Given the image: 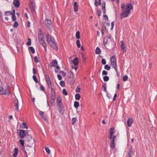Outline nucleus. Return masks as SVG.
Returning <instances> with one entry per match:
<instances>
[{
  "mask_svg": "<svg viewBox=\"0 0 157 157\" xmlns=\"http://www.w3.org/2000/svg\"><path fill=\"white\" fill-rule=\"evenodd\" d=\"M121 8L122 13L120 14V18L121 19L127 17L130 12V10L132 9V6L130 4L128 3L126 5L124 4L121 5Z\"/></svg>",
  "mask_w": 157,
  "mask_h": 157,
  "instance_id": "nucleus-1",
  "label": "nucleus"
},
{
  "mask_svg": "<svg viewBox=\"0 0 157 157\" xmlns=\"http://www.w3.org/2000/svg\"><path fill=\"white\" fill-rule=\"evenodd\" d=\"M114 128H110L108 138L110 140V147L112 149H113L115 147V140L116 136H113V134L114 133Z\"/></svg>",
  "mask_w": 157,
  "mask_h": 157,
  "instance_id": "nucleus-2",
  "label": "nucleus"
},
{
  "mask_svg": "<svg viewBox=\"0 0 157 157\" xmlns=\"http://www.w3.org/2000/svg\"><path fill=\"white\" fill-rule=\"evenodd\" d=\"M46 40L48 44L56 50H57L58 48L55 42L54 38L50 35L48 34L46 35Z\"/></svg>",
  "mask_w": 157,
  "mask_h": 157,
  "instance_id": "nucleus-3",
  "label": "nucleus"
},
{
  "mask_svg": "<svg viewBox=\"0 0 157 157\" xmlns=\"http://www.w3.org/2000/svg\"><path fill=\"white\" fill-rule=\"evenodd\" d=\"M110 63L112 67L115 69L116 72H117V60L115 56H113L111 58Z\"/></svg>",
  "mask_w": 157,
  "mask_h": 157,
  "instance_id": "nucleus-4",
  "label": "nucleus"
},
{
  "mask_svg": "<svg viewBox=\"0 0 157 157\" xmlns=\"http://www.w3.org/2000/svg\"><path fill=\"white\" fill-rule=\"evenodd\" d=\"M0 94H2L8 95L10 94L9 87L8 86L6 87L5 89H4L2 86H0Z\"/></svg>",
  "mask_w": 157,
  "mask_h": 157,
  "instance_id": "nucleus-5",
  "label": "nucleus"
},
{
  "mask_svg": "<svg viewBox=\"0 0 157 157\" xmlns=\"http://www.w3.org/2000/svg\"><path fill=\"white\" fill-rule=\"evenodd\" d=\"M38 37L39 41L41 45H42L46 44L44 40L43 34L41 32H39Z\"/></svg>",
  "mask_w": 157,
  "mask_h": 157,
  "instance_id": "nucleus-6",
  "label": "nucleus"
},
{
  "mask_svg": "<svg viewBox=\"0 0 157 157\" xmlns=\"http://www.w3.org/2000/svg\"><path fill=\"white\" fill-rule=\"evenodd\" d=\"M58 62L57 60L56 59L53 60L51 63V67H55L56 69L58 70H59L60 67L59 66L57 65Z\"/></svg>",
  "mask_w": 157,
  "mask_h": 157,
  "instance_id": "nucleus-7",
  "label": "nucleus"
},
{
  "mask_svg": "<svg viewBox=\"0 0 157 157\" xmlns=\"http://www.w3.org/2000/svg\"><path fill=\"white\" fill-rule=\"evenodd\" d=\"M48 29H50L52 26V22L49 19H46L44 21Z\"/></svg>",
  "mask_w": 157,
  "mask_h": 157,
  "instance_id": "nucleus-8",
  "label": "nucleus"
},
{
  "mask_svg": "<svg viewBox=\"0 0 157 157\" xmlns=\"http://www.w3.org/2000/svg\"><path fill=\"white\" fill-rule=\"evenodd\" d=\"M62 102V99L60 97H58L57 100V104L58 109L59 111H60L61 108V104Z\"/></svg>",
  "mask_w": 157,
  "mask_h": 157,
  "instance_id": "nucleus-9",
  "label": "nucleus"
},
{
  "mask_svg": "<svg viewBox=\"0 0 157 157\" xmlns=\"http://www.w3.org/2000/svg\"><path fill=\"white\" fill-rule=\"evenodd\" d=\"M14 106L15 107V110L16 111H19V103L18 99L16 98V99L14 100Z\"/></svg>",
  "mask_w": 157,
  "mask_h": 157,
  "instance_id": "nucleus-10",
  "label": "nucleus"
},
{
  "mask_svg": "<svg viewBox=\"0 0 157 157\" xmlns=\"http://www.w3.org/2000/svg\"><path fill=\"white\" fill-rule=\"evenodd\" d=\"M110 39V36H105L103 39V44L104 46L107 44L108 42V39Z\"/></svg>",
  "mask_w": 157,
  "mask_h": 157,
  "instance_id": "nucleus-11",
  "label": "nucleus"
},
{
  "mask_svg": "<svg viewBox=\"0 0 157 157\" xmlns=\"http://www.w3.org/2000/svg\"><path fill=\"white\" fill-rule=\"evenodd\" d=\"M19 134L20 137L21 139L24 138L26 135L25 131L23 130H20Z\"/></svg>",
  "mask_w": 157,
  "mask_h": 157,
  "instance_id": "nucleus-12",
  "label": "nucleus"
},
{
  "mask_svg": "<svg viewBox=\"0 0 157 157\" xmlns=\"http://www.w3.org/2000/svg\"><path fill=\"white\" fill-rule=\"evenodd\" d=\"M13 4L15 7H18L20 6L19 1V0H14Z\"/></svg>",
  "mask_w": 157,
  "mask_h": 157,
  "instance_id": "nucleus-13",
  "label": "nucleus"
},
{
  "mask_svg": "<svg viewBox=\"0 0 157 157\" xmlns=\"http://www.w3.org/2000/svg\"><path fill=\"white\" fill-rule=\"evenodd\" d=\"M120 43L121 44V49L124 52H126V49L124 45V42L123 41H121Z\"/></svg>",
  "mask_w": 157,
  "mask_h": 157,
  "instance_id": "nucleus-14",
  "label": "nucleus"
},
{
  "mask_svg": "<svg viewBox=\"0 0 157 157\" xmlns=\"http://www.w3.org/2000/svg\"><path fill=\"white\" fill-rule=\"evenodd\" d=\"M72 62L75 65L77 66L78 63V58L77 57H75L74 59L72 60Z\"/></svg>",
  "mask_w": 157,
  "mask_h": 157,
  "instance_id": "nucleus-15",
  "label": "nucleus"
},
{
  "mask_svg": "<svg viewBox=\"0 0 157 157\" xmlns=\"http://www.w3.org/2000/svg\"><path fill=\"white\" fill-rule=\"evenodd\" d=\"M39 112V114L40 115L41 117L44 119V120L46 121L47 120L45 117L44 115V112L42 111H41L40 110H38Z\"/></svg>",
  "mask_w": 157,
  "mask_h": 157,
  "instance_id": "nucleus-16",
  "label": "nucleus"
},
{
  "mask_svg": "<svg viewBox=\"0 0 157 157\" xmlns=\"http://www.w3.org/2000/svg\"><path fill=\"white\" fill-rule=\"evenodd\" d=\"M133 122V121L132 118H129L127 121V124L128 127H130L132 124Z\"/></svg>",
  "mask_w": 157,
  "mask_h": 157,
  "instance_id": "nucleus-17",
  "label": "nucleus"
},
{
  "mask_svg": "<svg viewBox=\"0 0 157 157\" xmlns=\"http://www.w3.org/2000/svg\"><path fill=\"white\" fill-rule=\"evenodd\" d=\"M18 153V149L17 147H15L14 149V152L13 154V157H16Z\"/></svg>",
  "mask_w": 157,
  "mask_h": 157,
  "instance_id": "nucleus-18",
  "label": "nucleus"
},
{
  "mask_svg": "<svg viewBox=\"0 0 157 157\" xmlns=\"http://www.w3.org/2000/svg\"><path fill=\"white\" fill-rule=\"evenodd\" d=\"M74 11L75 12H76L78 10V5L76 2H74Z\"/></svg>",
  "mask_w": 157,
  "mask_h": 157,
  "instance_id": "nucleus-19",
  "label": "nucleus"
},
{
  "mask_svg": "<svg viewBox=\"0 0 157 157\" xmlns=\"http://www.w3.org/2000/svg\"><path fill=\"white\" fill-rule=\"evenodd\" d=\"M50 95H51V98L52 100V101H53V103H54L55 102V99L56 98L55 93L51 94Z\"/></svg>",
  "mask_w": 157,
  "mask_h": 157,
  "instance_id": "nucleus-20",
  "label": "nucleus"
},
{
  "mask_svg": "<svg viewBox=\"0 0 157 157\" xmlns=\"http://www.w3.org/2000/svg\"><path fill=\"white\" fill-rule=\"evenodd\" d=\"M31 6L32 7L33 9H32V12L35 11V4L34 1H33L31 2Z\"/></svg>",
  "mask_w": 157,
  "mask_h": 157,
  "instance_id": "nucleus-21",
  "label": "nucleus"
},
{
  "mask_svg": "<svg viewBox=\"0 0 157 157\" xmlns=\"http://www.w3.org/2000/svg\"><path fill=\"white\" fill-rule=\"evenodd\" d=\"M106 87V84L105 83L104 84L103 86V90L105 91V93L107 94V95H108V92L107 91Z\"/></svg>",
  "mask_w": 157,
  "mask_h": 157,
  "instance_id": "nucleus-22",
  "label": "nucleus"
},
{
  "mask_svg": "<svg viewBox=\"0 0 157 157\" xmlns=\"http://www.w3.org/2000/svg\"><path fill=\"white\" fill-rule=\"evenodd\" d=\"M74 105L75 108H77L79 107V103L78 101H75L74 102Z\"/></svg>",
  "mask_w": 157,
  "mask_h": 157,
  "instance_id": "nucleus-23",
  "label": "nucleus"
},
{
  "mask_svg": "<svg viewBox=\"0 0 157 157\" xmlns=\"http://www.w3.org/2000/svg\"><path fill=\"white\" fill-rule=\"evenodd\" d=\"M101 50L98 47H97L96 48L95 51V53L96 54H100L101 53Z\"/></svg>",
  "mask_w": 157,
  "mask_h": 157,
  "instance_id": "nucleus-24",
  "label": "nucleus"
},
{
  "mask_svg": "<svg viewBox=\"0 0 157 157\" xmlns=\"http://www.w3.org/2000/svg\"><path fill=\"white\" fill-rule=\"evenodd\" d=\"M133 151L132 147L130 149V151L128 153V157H131V155L132 154Z\"/></svg>",
  "mask_w": 157,
  "mask_h": 157,
  "instance_id": "nucleus-25",
  "label": "nucleus"
},
{
  "mask_svg": "<svg viewBox=\"0 0 157 157\" xmlns=\"http://www.w3.org/2000/svg\"><path fill=\"white\" fill-rule=\"evenodd\" d=\"M101 0H98L97 3L96 1L94 2V5L95 6H97V5L100 6L101 5Z\"/></svg>",
  "mask_w": 157,
  "mask_h": 157,
  "instance_id": "nucleus-26",
  "label": "nucleus"
},
{
  "mask_svg": "<svg viewBox=\"0 0 157 157\" xmlns=\"http://www.w3.org/2000/svg\"><path fill=\"white\" fill-rule=\"evenodd\" d=\"M46 82L47 84L48 85V86L49 87L52 86V83L51 82L50 80L46 81Z\"/></svg>",
  "mask_w": 157,
  "mask_h": 157,
  "instance_id": "nucleus-27",
  "label": "nucleus"
},
{
  "mask_svg": "<svg viewBox=\"0 0 157 157\" xmlns=\"http://www.w3.org/2000/svg\"><path fill=\"white\" fill-rule=\"evenodd\" d=\"M80 98V95L79 94H77L75 95V98L76 100H78Z\"/></svg>",
  "mask_w": 157,
  "mask_h": 157,
  "instance_id": "nucleus-28",
  "label": "nucleus"
},
{
  "mask_svg": "<svg viewBox=\"0 0 157 157\" xmlns=\"http://www.w3.org/2000/svg\"><path fill=\"white\" fill-rule=\"evenodd\" d=\"M7 13H10V15H15V11L14 10H13L12 13H10L9 11H6L5 13V14H6Z\"/></svg>",
  "mask_w": 157,
  "mask_h": 157,
  "instance_id": "nucleus-29",
  "label": "nucleus"
},
{
  "mask_svg": "<svg viewBox=\"0 0 157 157\" xmlns=\"http://www.w3.org/2000/svg\"><path fill=\"white\" fill-rule=\"evenodd\" d=\"M76 37L77 39H79L80 38V33L79 31H77L76 32Z\"/></svg>",
  "mask_w": 157,
  "mask_h": 157,
  "instance_id": "nucleus-30",
  "label": "nucleus"
},
{
  "mask_svg": "<svg viewBox=\"0 0 157 157\" xmlns=\"http://www.w3.org/2000/svg\"><path fill=\"white\" fill-rule=\"evenodd\" d=\"M45 150H46V152L48 154H51V151L50 150L48 147H45Z\"/></svg>",
  "mask_w": 157,
  "mask_h": 157,
  "instance_id": "nucleus-31",
  "label": "nucleus"
},
{
  "mask_svg": "<svg viewBox=\"0 0 157 157\" xmlns=\"http://www.w3.org/2000/svg\"><path fill=\"white\" fill-rule=\"evenodd\" d=\"M103 79L104 81H106V82L108 81L109 79V77L108 76H104L103 77Z\"/></svg>",
  "mask_w": 157,
  "mask_h": 157,
  "instance_id": "nucleus-32",
  "label": "nucleus"
},
{
  "mask_svg": "<svg viewBox=\"0 0 157 157\" xmlns=\"http://www.w3.org/2000/svg\"><path fill=\"white\" fill-rule=\"evenodd\" d=\"M62 93L63 94H64V95H65V96H67L68 94V93H67V91L64 89H63V91H62Z\"/></svg>",
  "mask_w": 157,
  "mask_h": 157,
  "instance_id": "nucleus-33",
  "label": "nucleus"
},
{
  "mask_svg": "<svg viewBox=\"0 0 157 157\" xmlns=\"http://www.w3.org/2000/svg\"><path fill=\"white\" fill-rule=\"evenodd\" d=\"M33 80H34V81L36 83H37L38 82V81L37 80V78H36V76L35 75H34L33 76Z\"/></svg>",
  "mask_w": 157,
  "mask_h": 157,
  "instance_id": "nucleus-34",
  "label": "nucleus"
},
{
  "mask_svg": "<svg viewBox=\"0 0 157 157\" xmlns=\"http://www.w3.org/2000/svg\"><path fill=\"white\" fill-rule=\"evenodd\" d=\"M60 85L63 87L65 86V83L64 81H61L59 83Z\"/></svg>",
  "mask_w": 157,
  "mask_h": 157,
  "instance_id": "nucleus-35",
  "label": "nucleus"
},
{
  "mask_svg": "<svg viewBox=\"0 0 157 157\" xmlns=\"http://www.w3.org/2000/svg\"><path fill=\"white\" fill-rule=\"evenodd\" d=\"M29 50L31 52L33 53H35V50L33 47L30 46L29 48Z\"/></svg>",
  "mask_w": 157,
  "mask_h": 157,
  "instance_id": "nucleus-36",
  "label": "nucleus"
},
{
  "mask_svg": "<svg viewBox=\"0 0 157 157\" xmlns=\"http://www.w3.org/2000/svg\"><path fill=\"white\" fill-rule=\"evenodd\" d=\"M76 43L77 46L78 48H79L81 47L80 42L79 40H77Z\"/></svg>",
  "mask_w": 157,
  "mask_h": 157,
  "instance_id": "nucleus-37",
  "label": "nucleus"
},
{
  "mask_svg": "<svg viewBox=\"0 0 157 157\" xmlns=\"http://www.w3.org/2000/svg\"><path fill=\"white\" fill-rule=\"evenodd\" d=\"M128 77L126 75H124L123 77V79L124 81L125 82L128 80Z\"/></svg>",
  "mask_w": 157,
  "mask_h": 157,
  "instance_id": "nucleus-38",
  "label": "nucleus"
},
{
  "mask_svg": "<svg viewBox=\"0 0 157 157\" xmlns=\"http://www.w3.org/2000/svg\"><path fill=\"white\" fill-rule=\"evenodd\" d=\"M104 68L105 69L107 70H110V67L108 65H106L104 67Z\"/></svg>",
  "mask_w": 157,
  "mask_h": 157,
  "instance_id": "nucleus-39",
  "label": "nucleus"
},
{
  "mask_svg": "<svg viewBox=\"0 0 157 157\" xmlns=\"http://www.w3.org/2000/svg\"><path fill=\"white\" fill-rule=\"evenodd\" d=\"M60 73L62 75L63 77H65L66 76V73L64 72L63 71H60Z\"/></svg>",
  "mask_w": 157,
  "mask_h": 157,
  "instance_id": "nucleus-40",
  "label": "nucleus"
},
{
  "mask_svg": "<svg viewBox=\"0 0 157 157\" xmlns=\"http://www.w3.org/2000/svg\"><path fill=\"white\" fill-rule=\"evenodd\" d=\"M101 12L100 10H97V15L99 16L101 15Z\"/></svg>",
  "mask_w": 157,
  "mask_h": 157,
  "instance_id": "nucleus-41",
  "label": "nucleus"
},
{
  "mask_svg": "<svg viewBox=\"0 0 157 157\" xmlns=\"http://www.w3.org/2000/svg\"><path fill=\"white\" fill-rule=\"evenodd\" d=\"M22 125L24 128H25L26 129H27L28 128V127L26 124L25 122H23L22 123Z\"/></svg>",
  "mask_w": 157,
  "mask_h": 157,
  "instance_id": "nucleus-42",
  "label": "nucleus"
},
{
  "mask_svg": "<svg viewBox=\"0 0 157 157\" xmlns=\"http://www.w3.org/2000/svg\"><path fill=\"white\" fill-rule=\"evenodd\" d=\"M12 19L13 21H15L16 20V17L15 15H12Z\"/></svg>",
  "mask_w": 157,
  "mask_h": 157,
  "instance_id": "nucleus-43",
  "label": "nucleus"
},
{
  "mask_svg": "<svg viewBox=\"0 0 157 157\" xmlns=\"http://www.w3.org/2000/svg\"><path fill=\"white\" fill-rule=\"evenodd\" d=\"M40 89L41 90L43 91L44 92L45 88L44 86L41 85L40 86Z\"/></svg>",
  "mask_w": 157,
  "mask_h": 157,
  "instance_id": "nucleus-44",
  "label": "nucleus"
},
{
  "mask_svg": "<svg viewBox=\"0 0 157 157\" xmlns=\"http://www.w3.org/2000/svg\"><path fill=\"white\" fill-rule=\"evenodd\" d=\"M34 60L36 63H38L39 62V60L37 58V57L36 56L34 57Z\"/></svg>",
  "mask_w": 157,
  "mask_h": 157,
  "instance_id": "nucleus-45",
  "label": "nucleus"
},
{
  "mask_svg": "<svg viewBox=\"0 0 157 157\" xmlns=\"http://www.w3.org/2000/svg\"><path fill=\"white\" fill-rule=\"evenodd\" d=\"M114 25V22L113 21H112L111 23V30H112L113 28Z\"/></svg>",
  "mask_w": 157,
  "mask_h": 157,
  "instance_id": "nucleus-46",
  "label": "nucleus"
},
{
  "mask_svg": "<svg viewBox=\"0 0 157 157\" xmlns=\"http://www.w3.org/2000/svg\"><path fill=\"white\" fill-rule=\"evenodd\" d=\"M76 121V118L75 117L72 118V123L73 124Z\"/></svg>",
  "mask_w": 157,
  "mask_h": 157,
  "instance_id": "nucleus-47",
  "label": "nucleus"
},
{
  "mask_svg": "<svg viewBox=\"0 0 157 157\" xmlns=\"http://www.w3.org/2000/svg\"><path fill=\"white\" fill-rule=\"evenodd\" d=\"M105 2H104L102 4V9L105 8Z\"/></svg>",
  "mask_w": 157,
  "mask_h": 157,
  "instance_id": "nucleus-48",
  "label": "nucleus"
},
{
  "mask_svg": "<svg viewBox=\"0 0 157 157\" xmlns=\"http://www.w3.org/2000/svg\"><path fill=\"white\" fill-rule=\"evenodd\" d=\"M18 26V24L17 22H15L14 23V24L13 26L14 27L16 28Z\"/></svg>",
  "mask_w": 157,
  "mask_h": 157,
  "instance_id": "nucleus-49",
  "label": "nucleus"
},
{
  "mask_svg": "<svg viewBox=\"0 0 157 157\" xmlns=\"http://www.w3.org/2000/svg\"><path fill=\"white\" fill-rule=\"evenodd\" d=\"M101 63L103 65H105L106 63L105 60V59H102L101 60Z\"/></svg>",
  "mask_w": 157,
  "mask_h": 157,
  "instance_id": "nucleus-50",
  "label": "nucleus"
},
{
  "mask_svg": "<svg viewBox=\"0 0 157 157\" xmlns=\"http://www.w3.org/2000/svg\"><path fill=\"white\" fill-rule=\"evenodd\" d=\"M27 44L29 46L31 44V40L30 39H28V42H27Z\"/></svg>",
  "mask_w": 157,
  "mask_h": 157,
  "instance_id": "nucleus-51",
  "label": "nucleus"
},
{
  "mask_svg": "<svg viewBox=\"0 0 157 157\" xmlns=\"http://www.w3.org/2000/svg\"><path fill=\"white\" fill-rule=\"evenodd\" d=\"M19 141L20 142V144L22 145V146H23L24 145V140H23L21 139Z\"/></svg>",
  "mask_w": 157,
  "mask_h": 157,
  "instance_id": "nucleus-52",
  "label": "nucleus"
},
{
  "mask_svg": "<svg viewBox=\"0 0 157 157\" xmlns=\"http://www.w3.org/2000/svg\"><path fill=\"white\" fill-rule=\"evenodd\" d=\"M51 89V94H54L55 91L53 90L52 86L49 87Z\"/></svg>",
  "mask_w": 157,
  "mask_h": 157,
  "instance_id": "nucleus-53",
  "label": "nucleus"
},
{
  "mask_svg": "<svg viewBox=\"0 0 157 157\" xmlns=\"http://www.w3.org/2000/svg\"><path fill=\"white\" fill-rule=\"evenodd\" d=\"M107 73L105 71L103 70L102 72V75H107Z\"/></svg>",
  "mask_w": 157,
  "mask_h": 157,
  "instance_id": "nucleus-54",
  "label": "nucleus"
},
{
  "mask_svg": "<svg viewBox=\"0 0 157 157\" xmlns=\"http://www.w3.org/2000/svg\"><path fill=\"white\" fill-rule=\"evenodd\" d=\"M57 78L59 80H60L62 79V76L60 75H57Z\"/></svg>",
  "mask_w": 157,
  "mask_h": 157,
  "instance_id": "nucleus-55",
  "label": "nucleus"
},
{
  "mask_svg": "<svg viewBox=\"0 0 157 157\" xmlns=\"http://www.w3.org/2000/svg\"><path fill=\"white\" fill-rule=\"evenodd\" d=\"M80 91V88L79 87H77L76 90H75V92L76 93H78Z\"/></svg>",
  "mask_w": 157,
  "mask_h": 157,
  "instance_id": "nucleus-56",
  "label": "nucleus"
},
{
  "mask_svg": "<svg viewBox=\"0 0 157 157\" xmlns=\"http://www.w3.org/2000/svg\"><path fill=\"white\" fill-rule=\"evenodd\" d=\"M45 78H46V81L50 80V78H49V77L48 76V75H46L45 76Z\"/></svg>",
  "mask_w": 157,
  "mask_h": 157,
  "instance_id": "nucleus-57",
  "label": "nucleus"
},
{
  "mask_svg": "<svg viewBox=\"0 0 157 157\" xmlns=\"http://www.w3.org/2000/svg\"><path fill=\"white\" fill-rule=\"evenodd\" d=\"M117 94H115L114 95V96H113V101H115V100H116V98L117 97Z\"/></svg>",
  "mask_w": 157,
  "mask_h": 157,
  "instance_id": "nucleus-58",
  "label": "nucleus"
},
{
  "mask_svg": "<svg viewBox=\"0 0 157 157\" xmlns=\"http://www.w3.org/2000/svg\"><path fill=\"white\" fill-rule=\"evenodd\" d=\"M42 46L44 48L45 51H46V50H47V46L46 45V44L43 45H42Z\"/></svg>",
  "mask_w": 157,
  "mask_h": 157,
  "instance_id": "nucleus-59",
  "label": "nucleus"
},
{
  "mask_svg": "<svg viewBox=\"0 0 157 157\" xmlns=\"http://www.w3.org/2000/svg\"><path fill=\"white\" fill-rule=\"evenodd\" d=\"M27 25L28 27H30V22L29 21H28L27 23Z\"/></svg>",
  "mask_w": 157,
  "mask_h": 157,
  "instance_id": "nucleus-60",
  "label": "nucleus"
},
{
  "mask_svg": "<svg viewBox=\"0 0 157 157\" xmlns=\"http://www.w3.org/2000/svg\"><path fill=\"white\" fill-rule=\"evenodd\" d=\"M72 69H75V71H76L78 68V67L77 66H75V67H73L72 66Z\"/></svg>",
  "mask_w": 157,
  "mask_h": 157,
  "instance_id": "nucleus-61",
  "label": "nucleus"
},
{
  "mask_svg": "<svg viewBox=\"0 0 157 157\" xmlns=\"http://www.w3.org/2000/svg\"><path fill=\"white\" fill-rule=\"evenodd\" d=\"M103 17H105L106 18V19L107 20H108V17L106 15H104L103 16Z\"/></svg>",
  "mask_w": 157,
  "mask_h": 157,
  "instance_id": "nucleus-62",
  "label": "nucleus"
},
{
  "mask_svg": "<svg viewBox=\"0 0 157 157\" xmlns=\"http://www.w3.org/2000/svg\"><path fill=\"white\" fill-rule=\"evenodd\" d=\"M120 88V84L118 83L117 85V89L118 90H119Z\"/></svg>",
  "mask_w": 157,
  "mask_h": 157,
  "instance_id": "nucleus-63",
  "label": "nucleus"
},
{
  "mask_svg": "<svg viewBox=\"0 0 157 157\" xmlns=\"http://www.w3.org/2000/svg\"><path fill=\"white\" fill-rule=\"evenodd\" d=\"M25 153V157H28V155H27V153L26 151H24Z\"/></svg>",
  "mask_w": 157,
  "mask_h": 157,
  "instance_id": "nucleus-64",
  "label": "nucleus"
}]
</instances>
